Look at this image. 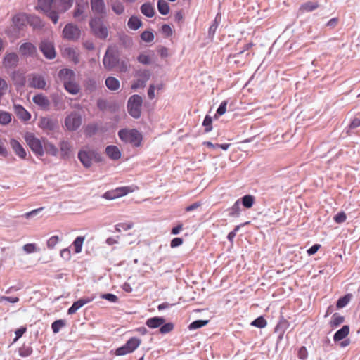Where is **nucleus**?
Masks as SVG:
<instances>
[{
    "label": "nucleus",
    "mask_w": 360,
    "mask_h": 360,
    "mask_svg": "<svg viewBox=\"0 0 360 360\" xmlns=\"http://www.w3.org/2000/svg\"><path fill=\"white\" fill-rule=\"evenodd\" d=\"M73 4V0H38L37 9L44 12L51 21L56 24L58 15L69 10Z\"/></svg>",
    "instance_id": "obj_1"
},
{
    "label": "nucleus",
    "mask_w": 360,
    "mask_h": 360,
    "mask_svg": "<svg viewBox=\"0 0 360 360\" xmlns=\"http://www.w3.org/2000/svg\"><path fill=\"white\" fill-rule=\"evenodd\" d=\"M44 139L37 137L33 133L26 132L24 139L32 153L37 157L41 158L44 155Z\"/></svg>",
    "instance_id": "obj_2"
},
{
    "label": "nucleus",
    "mask_w": 360,
    "mask_h": 360,
    "mask_svg": "<svg viewBox=\"0 0 360 360\" xmlns=\"http://www.w3.org/2000/svg\"><path fill=\"white\" fill-rule=\"evenodd\" d=\"M78 158L84 167H90L93 162L101 161V158L98 152L89 147H84L78 153Z\"/></svg>",
    "instance_id": "obj_3"
},
{
    "label": "nucleus",
    "mask_w": 360,
    "mask_h": 360,
    "mask_svg": "<svg viewBox=\"0 0 360 360\" xmlns=\"http://www.w3.org/2000/svg\"><path fill=\"white\" fill-rule=\"evenodd\" d=\"M118 136L122 141L130 143L134 147H139L143 139L141 134L136 129H121Z\"/></svg>",
    "instance_id": "obj_4"
},
{
    "label": "nucleus",
    "mask_w": 360,
    "mask_h": 360,
    "mask_svg": "<svg viewBox=\"0 0 360 360\" xmlns=\"http://www.w3.org/2000/svg\"><path fill=\"white\" fill-rule=\"evenodd\" d=\"M103 18L94 17L91 19L89 25L93 34L101 39H105L108 36V30L103 22Z\"/></svg>",
    "instance_id": "obj_5"
},
{
    "label": "nucleus",
    "mask_w": 360,
    "mask_h": 360,
    "mask_svg": "<svg viewBox=\"0 0 360 360\" xmlns=\"http://www.w3.org/2000/svg\"><path fill=\"white\" fill-rule=\"evenodd\" d=\"M141 96L135 94L131 96L128 101V111L130 115L134 118H139L141 116V109L142 105Z\"/></svg>",
    "instance_id": "obj_6"
},
{
    "label": "nucleus",
    "mask_w": 360,
    "mask_h": 360,
    "mask_svg": "<svg viewBox=\"0 0 360 360\" xmlns=\"http://www.w3.org/2000/svg\"><path fill=\"white\" fill-rule=\"evenodd\" d=\"M141 340L137 338H131L122 347L116 349L117 356H123L133 352L140 345Z\"/></svg>",
    "instance_id": "obj_7"
},
{
    "label": "nucleus",
    "mask_w": 360,
    "mask_h": 360,
    "mask_svg": "<svg viewBox=\"0 0 360 360\" xmlns=\"http://www.w3.org/2000/svg\"><path fill=\"white\" fill-rule=\"evenodd\" d=\"M136 186H122L116 188L114 190L108 191L103 194V198L107 200H113L127 195L135 191Z\"/></svg>",
    "instance_id": "obj_8"
},
{
    "label": "nucleus",
    "mask_w": 360,
    "mask_h": 360,
    "mask_svg": "<svg viewBox=\"0 0 360 360\" xmlns=\"http://www.w3.org/2000/svg\"><path fill=\"white\" fill-rule=\"evenodd\" d=\"M136 79L131 84V89L136 90L139 88H144L146 82L150 79V72L147 70H139L136 72Z\"/></svg>",
    "instance_id": "obj_9"
},
{
    "label": "nucleus",
    "mask_w": 360,
    "mask_h": 360,
    "mask_svg": "<svg viewBox=\"0 0 360 360\" xmlns=\"http://www.w3.org/2000/svg\"><path fill=\"white\" fill-rule=\"evenodd\" d=\"M13 22L15 26L20 28L21 26L25 25V22H29L30 25H34V27H38L41 25V20L39 18L34 15L28 16L25 14H19L15 15L13 19Z\"/></svg>",
    "instance_id": "obj_10"
},
{
    "label": "nucleus",
    "mask_w": 360,
    "mask_h": 360,
    "mask_svg": "<svg viewBox=\"0 0 360 360\" xmlns=\"http://www.w3.org/2000/svg\"><path fill=\"white\" fill-rule=\"evenodd\" d=\"M27 86L37 89H45L46 82L44 77L37 73H32L27 77Z\"/></svg>",
    "instance_id": "obj_11"
},
{
    "label": "nucleus",
    "mask_w": 360,
    "mask_h": 360,
    "mask_svg": "<svg viewBox=\"0 0 360 360\" xmlns=\"http://www.w3.org/2000/svg\"><path fill=\"white\" fill-rule=\"evenodd\" d=\"M82 117L76 112H72L65 119V126L69 131L77 130L82 124Z\"/></svg>",
    "instance_id": "obj_12"
},
{
    "label": "nucleus",
    "mask_w": 360,
    "mask_h": 360,
    "mask_svg": "<svg viewBox=\"0 0 360 360\" xmlns=\"http://www.w3.org/2000/svg\"><path fill=\"white\" fill-rule=\"evenodd\" d=\"M63 35L68 40L76 41L80 37L81 30L77 25L68 23L63 30Z\"/></svg>",
    "instance_id": "obj_13"
},
{
    "label": "nucleus",
    "mask_w": 360,
    "mask_h": 360,
    "mask_svg": "<svg viewBox=\"0 0 360 360\" xmlns=\"http://www.w3.org/2000/svg\"><path fill=\"white\" fill-rule=\"evenodd\" d=\"M117 63V57L114 54L111 48H108L105 52V54L103 60V64L105 68H106L108 70H110L113 68H115Z\"/></svg>",
    "instance_id": "obj_14"
},
{
    "label": "nucleus",
    "mask_w": 360,
    "mask_h": 360,
    "mask_svg": "<svg viewBox=\"0 0 360 360\" xmlns=\"http://www.w3.org/2000/svg\"><path fill=\"white\" fill-rule=\"evenodd\" d=\"M91 8L95 14L100 15V18H104L107 14L104 0H91Z\"/></svg>",
    "instance_id": "obj_15"
},
{
    "label": "nucleus",
    "mask_w": 360,
    "mask_h": 360,
    "mask_svg": "<svg viewBox=\"0 0 360 360\" xmlns=\"http://www.w3.org/2000/svg\"><path fill=\"white\" fill-rule=\"evenodd\" d=\"M40 51L48 59H53L56 57V51L53 43L43 41L39 46Z\"/></svg>",
    "instance_id": "obj_16"
},
{
    "label": "nucleus",
    "mask_w": 360,
    "mask_h": 360,
    "mask_svg": "<svg viewBox=\"0 0 360 360\" xmlns=\"http://www.w3.org/2000/svg\"><path fill=\"white\" fill-rule=\"evenodd\" d=\"M39 127L44 131H52L58 126V121L49 117H41Z\"/></svg>",
    "instance_id": "obj_17"
},
{
    "label": "nucleus",
    "mask_w": 360,
    "mask_h": 360,
    "mask_svg": "<svg viewBox=\"0 0 360 360\" xmlns=\"http://www.w3.org/2000/svg\"><path fill=\"white\" fill-rule=\"evenodd\" d=\"M95 299V296H91L87 297H82L77 301L75 302L68 309V313L69 314H73L76 311L83 307L84 304H88Z\"/></svg>",
    "instance_id": "obj_18"
},
{
    "label": "nucleus",
    "mask_w": 360,
    "mask_h": 360,
    "mask_svg": "<svg viewBox=\"0 0 360 360\" xmlns=\"http://www.w3.org/2000/svg\"><path fill=\"white\" fill-rule=\"evenodd\" d=\"M13 110L16 116L22 122H27L31 119V114L21 105L14 104Z\"/></svg>",
    "instance_id": "obj_19"
},
{
    "label": "nucleus",
    "mask_w": 360,
    "mask_h": 360,
    "mask_svg": "<svg viewBox=\"0 0 360 360\" xmlns=\"http://www.w3.org/2000/svg\"><path fill=\"white\" fill-rule=\"evenodd\" d=\"M19 61L18 56L15 53H6L3 60V65L6 68H12L17 66Z\"/></svg>",
    "instance_id": "obj_20"
},
{
    "label": "nucleus",
    "mask_w": 360,
    "mask_h": 360,
    "mask_svg": "<svg viewBox=\"0 0 360 360\" xmlns=\"http://www.w3.org/2000/svg\"><path fill=\"white\" fill-rule=\"evenodd\" d=\"M21 55L25 56H34L37 53V48L30 42L22 44L19 49Z\"/></svg>",
    "instance_id": "obj_21"
},
{
    "label": "nucleus",
    "mask_w": 360,
    "mask_h": 360,
    "mask_svg": "<svg viewBox=\"0 0 360 360\" xmlns=\"http://www.w3.org/2000/svg\"><path fill=\"white\" fill-rule=\"evenodd\" d=\"M58 77L63 82V85L65 82H71L76 79L75 73L70 69H62L59 71Z\"/></svg>",
    "instance_id": "obj_22"
},
{
    "label": "nucleus",
    "mask_w": 360,
    "mask_h": 360,
    "mask_svg": "<svg viewBox=\"0 0 360 360\" xmlns=\"http://www.w3.org/2000/svg\"><path fill=\"white\" fill-rule=\"evenodd\" d=\"M63 56L67 59L72 61L74 63H78L79 61V52L74 48L67 47L63 50Z\"/></svg>",
    "instance_id": "obj_23"
},
{
    "label": "nucleus",
    "mask_w": 360,
    "mask_h": 360,
    "mask_svg": "<svg viewBox=\"0 0 360 360\" xmlns=\"http://www.w3.org/2000/svg\"><path fill=\"white\" fill-rule=\"evenodd\" d=\"M34 103L43 110L49 109L50 101L48 98L42 94H38L32 98Z\"/></svg>",
    "instance_id": "obj_24"
},
{
    "label": "nucleus",
    "mask_w": 360,
    "mask_h": 360,
    "mask_svg": "<svg viewBox=\"0 0 360 360\" xmlns=\"http://www.w3.org/2000/svg\"><path fill=\"white\" fill-rule=\"evenodd\" d=\"M10 145L13 150H14L15 153L20 158L25 159L27 155V153L23 148V146L20 144V143L14 139H12L10 141Z\"/></svg>",
    "instance_id": "obj_25"
},
{
    "label": "nucleus",
    "mask_w": 360,
    "mask_h": 360,
    "mask_svg": "<svg viewBox=\"0 0 360 360\" xmlns=\"http://www.w3.org/2000/svg\"><path fill=\"white\" fill-rule=\"evenodd\" d=\"M11 80L17 87H23L25 85L27 79L24 74L19 71H14L11 75Z\"/></svg>",
    "instance_id": "obj_26"
},
{
    "label": "nucleus",
    "mask_w": 360,
    "mask_h": 360,
    "mask_svg": "<svg viewBox=\"0 0 360 360\" xmlns=\"http://www.w3.org/2000/svg\"><path fill=\"white\" fill-rule=\"evenodd\" d=\"M86 8H87L79 4L75 5L72 13L73 18L79 22L84 20L86 19V15H84V13Z\"/></svg>",
    "instance_id": "obj_27"
},
{
    "label": "nucleus",
    "mask_w": 360,
    "mask_h": 360,
    "mask_svg": "<svg viewBox=\"0 0 360 360\" xmlns=\"http://www.w3.org/2000/svg\"><path fill=\"white\" fill-rule=\"evenodd\" d=\"M44 150L48 155L52 156H57L58 153V148L52 143L44 139Z\"/></svg>",
    "instance_id": "obj_28"
},
{
    "label": "nucleus",
    "mask_w": 360,
    "mask_h": 360,
    "mask_svg": "<svg viewBox=\"0 0 360 360\" xmlns=\"http://www.w3.org/2000/svg\"><path fill=\"white\" fill-rule=\"evenodd\" d=\"M105 153L110 159L114 160H117L121 157L120 150L115 146H108L105 148Z\"/></svg>",
    "instance_id": "obj_29"
},
{
    "label": "nucleus",
    "mask_w": 360,
    "mask_h": 360,
    "mask_svg": "<svg viewBox=\"0 0 360 360\" xmlns=\"http://www.w3.org/2000/svg\"><path fill=\"white\" fill-rule=\"evenodd\" d=\"M349 333V326L347 325H345L338 330L333 336V340L335 342H339L343 339H345Z\"/></svg>",
    "instance_id": "obj_30"
},
{
    "label": "nucleus",
    "mask_w": 360,
    "mask_h": 360,
    "mask_svg": "<svg viewBox=\"0 0 360 360\" xmlns=\"http://www.w3.org/2000/svg\"><path fill=\"white\" fill-rule=\"evenodd\" d=\"M289 323L285 320L282 319L275 328V333H278V340H281L284 335L285 330L288 328Z\"/></svg>",
    "instance_id": "obj_31"
},
{
    "label": "nucleus",
    "mask_w": 360,
    "mask_h": 360,
    "mask_svg": "<svg viewBox=\"0 0 360 360\" xmlns=\"http://www.w3.org/2000/svg\"><path fill=\"white\" fill-rule=\"evenodd\" d=\"M165 320L164 318L155 316L148 319L146 321V325L150 328H157L165 323Z\"/></svg>",
    "instance_id": "obj_32"
},
{
    "label": "nucleus",
    "mask_w": 360,
    "mask_h": 360,
    "mask_svg": "<svg viewBox=\"0 0 360 360\" xmlns=\"http://www.w3.org/2000/svg\"><path fill=\"white\" fill-rule=\"evenodd\" d=\"M65 89L71 94L75 95L80 91L79 85L76 82V79L71 82H65Z\"/></svg>",
    "instance_id": "obj_33"
},
{
    "label": "nucleus",
    "mask_w": 360,
    "mask_h": 360,
    "mask_svg": "<svg viewBox=\"0 0 360 360\" xmlns=\"http://www.w3.org/2000/svg\"><path fill=\"white\" fill-rule=\"evenodd\" d=\"M140 9L141 13L146 17L152 18L155 14L154 7L150 3L143 4Z\"/></svg>",
    "instance_id": "obj_34"
},
{
    "label": "nucleus",
    "mask_w": 360,
    "mask_h": 360,
    "mask_svg": "<svg viewBox=\"0 0 360 360\" xmlns=\"http://www.w3.org/2000/svg\"><path fill=\"white\" fill-rule=\"evenodd\" d=\"M105 85L111 91H116L120 86L119 80L114 77H108L105 79Z\"/></svg>",
    "instance_id": "obj_35"
},
{
    "label": "nucleus",
    "mask_w": 360,
    "mask_h": 360,
    "mask_svg": "<svg viewBox=\"0 0 360 360\" xmlns=\"http://www.w3.org/2000/svg\"><path fill=\"white\" fill-rule=\"evenodd\" d=\"M60 154L63 158L69 156L71 151L70 143L67 141H62L59 143Z\"/></svg>",
    "instance_id": "obj_36"
},
{
    "label": "nucleus",
    "mask_w": 360,
    "mask_h": 360,
    "mask_svg": "<svg viewBox=\"0 0 360 360\" xmlns=\"http://www.w3.org/2000/svg\"><path fill=\"white\" fill-rule=\"evenodd\" d=\"M141 25V20L136 16H131L127 22L128 27L133 30H138Z\"/></svg>",
    "instance_id": "obj_37"
},
{
    "label": "nucleus",
    "mask_w": 360,
    "mask_h": 360,
    "mask_svg": "<svg viewBox=\"0 0 360 360\" xmlns=\"http://www.w3.org/2000/svg\"><path fill=\"white\" fill-rule=\"evenodd\" d=\"M12 120V115L6 111L0 110V124L7 125Z\"/></svg>",
    "instance_id": "obj_38"
},
{
    "label": "nucleus",
    "mask_w": 360,
    "mask_h": 360,
    "mask_svg": "<svg viewBox=\"0 0 360 360\" xmlns=\"http://www.w3.org/2000/svg\"><path fill=\"white\" fill-rule=\"evenodd\" d=\"M158 9L162 15H167L169 12V6L165 0H159L158 1Z\"/></svg>",
    "instance_id": "obj_39"
},
{
    "label": "nucleus",
    "mask_w": 360,
    "mask_h": 360,
    "mask_svg": "<svg viewBox=\"0 0 360 360\" xmlns=\"http://www.w3.org/2000/svg\"><path fill=\"white\" fill-rule=\"evenodd\" d=\"M84 236H78L75 238L74 240L72 245L75 248V253H79L82 252V245L84 241Z\"/></svg>",
    "instance_id": "obj_40"
},
{
    "label": "nucleus",
    "mask_w": 360,
    "mask_h": 360,
    "mask_svg": "<svg viewBox=\"0 0 360 360\" xmlns=\"http://www.w3.org/2000/svg\"><path fill=\"white\" fill-rule=\"evenodd\" d=\"M344 321V316L339 315L338 313H335L333 316V319L330 322V325L331 327H337L342 323Z\"/></svg>",
    "instance_id": "obj_41"
},
{
    "label": "nucleus",
    "mask_w": 360,
    "mask_h": 360,
    "mask_svg": "<svg viewBox=\"0 0 360 360\" xmlns=\"http://www.w3.org/2000/svg\"><path fill=\"white\" fill-rule=\"evenodd\" d=\"M351 298H352V295L349 293L340 297L337 302V304H336L337 308L340 309V308L345 307L348 304V302L350 301Z\"/></svg>",
    "instance_id": "obj_42"
},
{
    "label": "nucleus",
    "mask_w": 360,
    "mask_h": 360,
    "mask_svg": "<svg viewBox=\"0 0 360 360\" xmlns=\"http://www.w3.org/2000/svg\"><path fill=\"white\" fill-rule=\"evenodd\" d=\"M318 7H319V4L317 3L307 2L300 6V10L303 12L304 11L309 12V11H312L313 10L317 8Z\"/></svg>",
    "instance_id": "obj_43"
},
{
    "label": "nucleus",
    "mask_w": 360,
    "mask_h": 360,
    "mask_svg": "<svg viewBox=\"0 0 360 360\" xmlns=\"http://www.w3.org/2000/svg\"><path fill=\"white\" fill-rule=\"evenodd\" d=\"M255 202V198L251 195H246L242 198V204L246 208L252 207Z\"/></svg>",
    "instance_id": "obj_44"
},
{
    "label": "nucleus",
    "mask_w": 360,
    "mask_h": 360,
    "mask_svg": "<svg viewBox=\"0 0 360 360\" xmlns=\"http://www.w3.org/2000/svg\"><path fill=\"white\" fill-rule=\"evenodd\" d=\"M65 326V321L62 319L55 321L52 325L51 328L54 333H57L59 330Z\"/></svg>",
    "instance_id": "obj_45"
},
{
    "label": "nucleus",
    "mask_w": 360,
    "mask_h": 360,
    "mask_svg": "<svg viewBox=\"0 0 360 360\" xmlns=\"http://www.w3.org/2000/svg\"><path fill=\"white\" fill-rule=\"evenodd\" d=\"M137 60L139 63L143 65H149L152 61L150 55L146 53H140L137 58Z\"/></svg>",
    "instance_id": "obj_46"
},
{
    "label": "nucleus",
    "mask_w": 360,
    "mask_h": 360,
    "mask_svg": "<svg viewBox=\"0 0 360 360\" xmlns=\"http://www.w3.org/2000/svg\"><path fill=\"white\" fill-rule=\"evenodd\" d=\"M207 323H208V321L196 320V321L192 322L188 326V328L191 330H195V329H198V328L205 326Z\"/></svg>",
    "instance_id": "obj_47"
},
{
    "label": "nucleus",
    "mask_w": 360,
    "mask_h": 360,
    "mask_svg": "<svg viewBox=\"0 0 360 360\" xmlns=\"http://www.w3.org/2000/svg\"><path fill=\"white\" fill-rule=\"evenodd\" d=\"M134 226L132 222L129 223H119L115 226V230L117 232H120L122 231H127L131 229Z\"/></svg>",
    "instance_id": "obj_48"
},
{
    "label": "nucleus",
    "mask_w": 360,
    "mask_h": 360,
    "mask_svg": "<svg viewBox=\"0 0 360 360\" xmlns=\"http://www.w3.org/2000/svg\"><path fill=\"white\" fill-rule=\"evenodd\" d=\"M112 9L116 14L120 15L124 12V7L122 3L115 1L112 4Z\"/></svg>",
    "instance_id": "obj_49"
},
{
    "label": "nucleus",
    "mask_w": 360,
    "mask_h": 360,
    "mask_svg": "<svg viewBox=\"0 0 360 360\" xmlns=\"http://www.w3.org/2000/svg\"><path fill=\"white\" fill-rule=\"evenodd\" d=\"M32 352V349L30 346L23 345L19 349V355L22 357H27Z\"/></svg>",
    "instance_id": "obj_50"
},
{
    "label": "nucleus",
    "mask_w": 360,
    "mask_h": 360,
    "mask_svg": "<svg viewBox=\"0 0 360 360\" xmlns=\"http://www.w3.org/2000/svg\"><path fill=\"white\" fill-rule=\"evenodd\" d=\"M266 321L262 317H258L252 322V325L259 328H264L266 326Z\"/></svg>",
    "instance_id": "obj_51"
},
{
    "label": "nucleus",
    "mask_w": 360,
    "mask_h": 360,
    "mask_svg": "<svg viewBox=\"0 0 360 360\" xmlns=\"http://www.w3.org/2000/svg\"><path fill=\"white\" fill-rule=\"evenodd\" d=\"M141 38L144 41L150 42L154 39V34L150 31H144L141 34Z\"/></svg>",
    "instance_id": "obj_52"
},
{
    "label": "nucleus",
    "mask_w": 360,
    "mask_h": 360,
    "mask_svg": "<svg viewBox=\"0 0 360 360\" xmlns=\"http://www.w3.org/2000/svg\"><path fill=\"white\" fill-rule=\"evenodd\" d=\"M205 127V131L209 132L212 130V118L209 115H206L202 123Z\"/></svg>",
    "instance_id": "obj_53"
},
{
    "label": "nucleus",
    "mask_w": 360,
    "mask_h": 360,
    "mask_svg": "<svg viewBox=\"0 0 360 360\" xmlns=\"http://www.w3.org/2000/svg\"><path fill=\"white\" fill-rule=\"evenodd\" d=\"M59 241V237L58 236H53L47 240V247L49 249H53L57 245Z\"/></svg>",
    "instance_id": "obj_54"
},
{
    "label": "nucleus",
    "mask_w": 360,
    "mask_h": 360,
    "mask_svg": "<svg viewBox=\"0 0 360 360\" xmlns=\"http://www.w3.org/2000/svg\"><path fill=\"white\" fill-rule=\"evenodd\" d=\"M173 328L174 325L172 323H163L160 328V332L162 334H165L171 332Z\"/></svg>",
    "instance_id": "obj_55"
},
{
    "label": "nucleus",
    "mask_w": 360,
    "mask_h": 360,
    "mask_svg": "<svg viewBox=\"0 0 360 360\" xmlns=\"http://www.w3.org/2000/svg\"><path fill=\"white\" fill-rule=\"evenodd\" d=\"M8 88V85L7 82L4 79L0 77V95L4 96L6 94Z\"/></svg>",
    "instance_id": "obj_56"
},
{
    "label": "nucleus",
    "mask_w": 360,
    "mask_h": 360,
    "mask_svg": "<svg viewBox=\"0 0 360 360\" xmlns=\"http://www.w3.org/2000/svg\"><path fill=\"white\" fill-rule=\"evenodd\" d=\"M101 297L110 302H117L118 300V297L115 295L111 293L102 294Z\"/></svg>",
    "instance_id": "obj_57"
},
{
    "label": "nucleus",
    "mask_w": 360,
    "mask_h": 360,
    "mask_svg": "<svg viewBox=\"0 0 360 360\" xmlns=\"http://www.w3.org/2000/svg\"><path fill=\"white\" fill-rule=\"evenodd\" d=\"M240 212V204L238 200L236 201L234 205L230 209L229 214L231 216H238Z\"/></svg>",
    "instance_id": "obj_58"
},
{
    "label": "nucleus",
    "mask_w": 360,
    "mask_h": 360,
    "mask_svg": "<svg viewBox=\"0 0 360 360\" xmlns=\"http://www.w3.org/2000/svg\"><path fill=\"white\" fill-rule=\"evenodd\" d=\"M346 219L347 216L344 212L338 213L334 217L335 221L338 224L343 223L344 221H345Z\"/></svg>",
    "instance_id": "obj_59"
},
{
    "label": "nucleus",
    "mask_w": 360,
    "mask_h": 360,
    "mask_svg": "<svg viewBox=\"0 0 360 360\" xmlns=\"http://www.w3.org/2000/svg\"><path fill=\"white\" fill-rule=\"evenodd\" d=\"M23 250L27 253H32L36 251V245L34 243H27L23 246Z\"/></svg>",
    "instance_id": "obj_60"
},
{
    "label": "nucleus",
    "mask_w": 360,
    "mask_h": 360,
    "mask_svg": "<svg viewBox=\"0 0 360 360\" xmlns=\"http://www.w3.org/2000/svg\"><path fill=\"white\" fill-rule=\"evenodd\" d=\"M162 32L164 33L167 37H169L172 34V27L167 24H165L162 26Z\"/></svg>",
    "instance_id": "obj_61"
},
{
    "label": "nucleus",
    "mask_w": 360,
    "mask_h": 360,
    "mask_svg": "<svg viewBox=\"0 0 360 360\" xmlns=\"http://www.w3.org/2000/svg\"><path fill=\"white\" fill-rule=\"evenodd\" d=\"M359 126H360V119H358V118L354 119L349 126V129L347 131V134H349V130L354 129Z\"/></svg>",
    "instance_id": "obj_62"
},
{
    "label": "nucleus",
    "mask_w": 360,
    "mask_h": 360,
    "mask_svg": "<svg viewBox=\"0 0 360 360\" xmlns=\"http://www.w3.org/2000/svg\"><path fill=\"white\" fill-rule=\"evenodd\" d=\"M202 205V203L201 202H195L193 203L192 205L187 206L185 208V210H186V212H191V211L198 209Z\"/></svg>",
    "instance_id": "obj_63"
},
{
    "label": "nucleus",
    "mask_w": 360,
    "mask_h": 360,
    "mask_svg": "<svg viewBox=\"0 0 360 360\" xmlns=\"http://www.w3.org/2000/svg\"><path fill=\"white\" fill-rule=\"evenodd\" d=\"M60 257L66 259H70L71 257V252L68 248H64L60 251Z\"/></svg>",
    "instance_id": "obj_64"
}]
</instances>
